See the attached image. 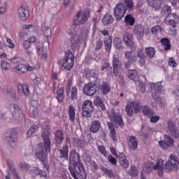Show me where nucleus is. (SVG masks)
I'll list each match as a JSON object with an SVG mask.
<instances>
[{
	"label": "nucleus",
	"mask_w": 179,
	"mask_h": 179,
	"mask_svg": "<svg viewBox=\"0 0 179 179\" xmlns=\"http://www.w3.org/2000/svg\"><path fill=\"white\" fill-rule=\"evenodd\" d=\"M5 139L8 145L17 142V133L14 129L8 130L5 134Z\"/></svg>",
	"instance_id": "15"
},
{
	"label": "nucleus",
	"mask_w": 179,
	"mask_h": 179,
	"mask_svg": "<svg viewBox=\"0 0 179 179\" xmlns=\"http://www.w3.org/2000/svg\"><path fill=\"white\" fill-rule=\"evenodd\" d=\"M153 170H158V176L163 177V170H164V160L159 159L157 160L156 164L152 167Z\"/></svg>",
	"instance_id": "23"
},
{
	"label": "nucleus",
	"mask_w": 179,
	"mask_h": 179,
	"mask_svg": "<svg viewBox=\"0 0 179 179\" xmlns=\"http://www.w3.org/2000/svg\"><path fill=\"white\" fill-rule=\"evenodd\" d=\"M94 103L96 107H100L102 111H106V110H107L103 99L99 96H96Z\"/></svg>",
	"instance_id": "34"
},
{
	"label": "nucleus",
	"mask_w": 179,
	"mask_h": 179,
	"mask_svg": "<svg viewBox=\"0 0 179 179\" xmlns=\"http://www.w3.org/2000/svg\"><path fill=\"white\" fill-rule=\"evenodd\" d=\"M17 90L19 94H24V96H29L30 94V90H29V85H23L22 84L17 85Z\"/></svg>",
	"instance_id": "33"
},
{
	"label": "nucleus",
	"mask_w": 179,
	"mask_h": 179,
	"mask_svg": "<svg viewBox=\"0 0 179 179\" xmlns=\"http://www.w3.org/2000/svg\"><path fill=\"white\" fill-rule=\"evenodd\" d=\"M98 149L100 153H101V155H103L105 157H107V156H108V152H107L106 147H104L103 145H99L98 147Z\"/></svg>",
	"instance_id": "58"
},
{
	"label": "nucleus",
	"mask_w": 179,
	"mask_h": 179,
	"mask_svg": "<svg viewBox=\"0 0 179 179\" xmlns=\"http://www.w3.org/2000/svg\"><path fill=\"white\" fill-rule=\"evenodd\" d=\"M142 111L144 115H146L147 117H152V115H155V111L148 106L143 107Z\"/></svg>",
	"instance_id": "43"
},
{
	"label": "nucleus",
	"mask_w": 179,
	"mask_h": 179,
	"mask_svg": "<svg viewBox=\"0 0 179 179\" xmlns=\"http://www.w3.org/2000/svg\"><path fill=\"white\" fill-rule=\"evenodd\" d=\"M84 74L86 79H89L92 76V70L89 68H85L84 69Z\"/></svg>",
	"instance_id": "60"
},
{
	"label": "nucleus",
	"mask_w": 179,
	"mask_h": 179,
	"mask_svg": "<svg viewBox=\"0 0 179 179\" xmlns=\"http://www.w3.org/2000/svg\"><path fill=\"white\" fill-rule=\"evenodd\" d=\"M113 22L114 17H113V15L108 13L106 14L102 19V23L104 26H110V24H111Z\"/></svg>",
	"instance_id": "35"
},
{
	"label": "nucleus",
	"mask_w": 179,
	"mask_h": 179,
	"mask_svg": "<svg viewBox=\"0 0 179 179\" xmlns=\"http://www.w3.org/2000/svg\"><path fill=\"white\" fill-rule=\"evenodd\" d=\"M162 89H163V86H162V83H157L152 85V99L157 101L161 107H163L164 106L165 101L163 100V99L160 98L159 96V92H161Z\"/></svg>",
	"instance_id": "5"
},
{
	"label": "nucleus",
	"mask_w": 179,
	"mask_h": 179,
	"mask_svg": "<svg viewBox=\"0 0 179 179\" xmlns=\"http://www.w3.org/2000/svg\"><path fill=\"white\" fill-rule=\"evenodd\" d=\"M101 71H104L106 69H109V71H113V67H111V65L110 64V62L106 60L101 68Z\"/></svg>",
	"instance_id": "56"
},
{
	"label": "nucleus",
	"mask_w": 179,
	"mask_h": 179,
	"mask_svg": "<svg viewBox=\"0 0 179 179\" xmlns=\"http://www.w3.org/2000/svg\"><path fill=\"white\" fill-rule=\"evenodd\" d=\"M101 48H103V40L98 38L95 42V51H100Z\"/></svg>",
	"instance_id": "54"
},
{
	"label": "nucleus",
	"mask_w": 179,
	"mask_h": 179,
	"mask_svg": "<svg viewBox=\"0 0 179 179\" xmlns=\"http://www.w3.org/2000/svg\"><path fill=\"white\" fill-rule=\"evenodd\" d=\"M38 131V125L33 124L31 127L27 131V138H31L33 134H36Z\"/></svg>",
	"instance_id": "45"
},
{
	"label": "nucleus",
	"mask_w": 179,
	"mask_h": 179,
	"mask_svg": "<svg viewBox=\"0 0 179 179\" xmlns=\"http://www.w3.org/2000/svg\"><path fill=\"white\" fill-rule=\"evenodd\" d=\"M55 145L57 148H59V146L62 145V142L64 141V131H62V130L59 129L55 131Z\"/></svg>",
	"instance_id": "21"
},
{
	"label": "nucleus",
	"mask_w": 179,
	"mask_h": 179,
	"mask_svg": "<svg viewBox=\"0 0 179 179\" xmlns=\"http://www.w3.org/2000/svg\"><path fill=\"white\" fill-rule=\"evenodd\" d=\"M64 87L57 89L56 99L59 103H62V101H64V98L65 97V94H64Z\"/></svg>",
	"instance_id": "37"
},
{
	"label": "nucleus",
	"mask_w": 179,
	"mask_h": 179,
	"mask_svg": "<svg viewBox=\"0 0 179 179\" xmlns=\"http://www.w3.org/2000/svg\"><path fill=\"white\" fill-rule=\"evenodd\" d=\"M108 129H110V136L111 137L113 142H117V132L115 131V129L114 128V124L113 122H108L107 123Z\"/></svg>",
	"instance_id": "32"
},
{
	"label": "nucleus",
	"mask_w": 179,
	"mask_h": 179,
	"mask_svg": "<svg viewBox=\"0 0 179 179\" xmlns=\"http://www.w3.org/2000/svg\"><path fill=\"white\" fill-rule=\"evenodd\" d=\"M159 145L162 149L173 148V145H174V139L169 135L165 134L164 136V140L159 141Z\"/></svg>",
	"instance_id": "12"
},
{
	"label": "nucleus",
	"mask_w": 179,
	"mask_h": 179,
	"mask_svg": "<svg viewBox=\"0 0 179 179\" xmlns=\"http://www.w3.org/2000/svg\"><path fill=\"white\" fill-rule=\"evenodd\" d=\"M117 159H119V163L123 169H128L129 166V162L124 153H120Z\"/></svg>",
	"instance_id": "29"
},
{
	"label": "nucleus",
	"mask_w": 179,
	"mask_h": 179,
	"mask_svg": "<svg viewBox=\"0 0 179 179\" xmlns=\"http://www.w3.org/2000/svg\"><path fill=\"white\" fill-rule=\"evenodd\" d=\"M18 167L22 171H29L30 170V165L26 162H20L18 164Z\"/></svg>",
	"instance_id": "49"
},
{
	"label": "nucleus",
	"mask_w": 179,
	"mask_h": 179,
	"mask_svg": "<svg viewBox=\"0 0 179 179\" xmlns=\"http://www.w3.org/2000/svg\"><path fill=\"white\" fill-rule=\"evenodd\" d=\"M1 69H3V71H9V69H10V68H11V66H10V64L7 62L6 61L1 60Z\"/></svg>",
	"instance_id": "53"
},
{
	"label": "nucleus",
	"mask_w": 179,
	"mask_h": 179,
	"mask_svg": "<svg viewBox=\"0 0 179 179\" xmlns=\"http://www.w3.org/2000/svg\"><path fill=\"white\" fill-rule=\"evenodd\" d=\"M101 128V123L99 120H94L91 122V125L90 127V132L91 134H97L100 129Z\"/></svg>",
	"instance_id": "25"
},
{
	"label": "nucleus",
	"mask_w": 179,
	"mask_h": 179,
	"mask_svg": "<svg viewBox=\"0 0 179 179\" xmlns=\"http://www.w3.org/2000/svg\"><path fill=\"white\" fill-rule=\"evenodd\" d=\"M113 45L117 50H124L122 46V40L120 38H115L113 39Z\"/></svg>",
	"instance_id": "44"
},
{
	"label": "nucleus",
	"mask_w": 179,
	"mask_h": 179,
	"mask_svg": "<svg viewBox=\"0 0 179 179\" xmlns=\"http://www.w3.org/2000/svg\"><path fill=\"white\" fill-rule=\"evenodd\" d=\"M125 111L128 117H132V115H134V109L131 103H128L126 106Z\"/></svg>",
	"instance_id": "52"
},
{
	"label": "nucleus",
	"mask_w": 179,
	"mask_h": 179,
	"mask_svg": "<svg viewBox=\"0 0 179 179\" xmlns=\"http://www.w3.org/2000/svg\"><path fill=\"white\" fill-rule=\"evenodd\" d=\"M108 117L110 120L113 121L115 125L120 127V128H124V120H122V116L120 113H116L114 109H112L110 112L108 113Z\"/></svg>",
	"instance_id": "9"
},
{
	"label": "nucleus",
	"mask_w": 179,
	"mask_h": 179,
	"mask_svg": "<svg viewBox=\"0 0 179 179\" xmlns=\"http://www.w3.org/2000/svg\"><path fill=\"white\" fill-rule=\"evenodd\" d=\"M145 51L147 57H148L150 59L152 58H155V55H156V50L155 49V48H152V47L145 48Z\"/></svg>",
	"instance_id": "38"
},
{
	"label": "nucleus",
	"mask_w": 179,
	"mask_h": 179,
	"mask_svg": "<svg viewBox=\"0 0 179 179\" xmlns=\"http://www.w3.org/2000/svg\"><path fill=\"white\" fill-rule=\"evenodd\" d=\"M170 159L171 161L169 160L166 162L164 166V170L166 173H171V171H174V170H177L178 169L177 166V164H179L178 158L173 155H171Z\"/></svg>",
	"instance_id": "7"
},
{
	"label": "nucleus",
	"mask_w": 179,
	"mask_h": 179,
	"mask_svg": "<svg viewBox=\"0 0 179 179\" xmlns=\"http://www.w3.org/2000/svg\"><path fill=\"white\" fill-rule=\"evenodd\" d=\"M141 75L138 72L136 69H129L127 71V78L130 79V80H133L134 82H138L139 80V78Z\"/></svg>",
	"instance_id": "24"
},
{
	"label": "nucleus",
	"mask_w": 179,
	"mask_h": 179,
	"mask_svg": "<svg viewBox=\"0 0 179 179\" xmlns=\"http://www.w3.org/2000/svg\"><path fill=\"white\" fill-rule=\"evenodd\" d=\"M105 45V50L110 52L111 51V47L113 46V39L109 38L103 41Z\"/></svg>",
	"instance_id": "47"
},
{
	"label": "nucleus",
	"mask_w": 179,
	"mask_h": 179,
	"mask_svg": "<svg viewBox=\"0 0 179 179\" xmlns=\"http://www.w3.org/2000/svg\"><path fill=\"white\" fill-rule=\"evenodd\" d=\"M93 62V57L91 55H87L85 58V62L87 64V65H90Z\"/></svg>",
	"instance_id": "62"
},
{
	"label": "nucleus",
	"mask_w": 179,
	"mask_h": 179,
	"mask_svg": "<svg viewBox=\"0 0 179 179\" xmlns=\"http://www.w3.org/2000/svg\"><path fill=\"white\" fill-rule=\"evenodd\" d=\"M130 104H131V107L134 108V114H138L141 113V110L142 108V105H141V103L136 101H131L130 102Z\"/></svg>",
	"instance_id": "39"
},
{
	"label": "nucleus",
	"mask_w": 179,
	"mask_h": 179,
	"mask_svg": "<svg viewBox=\"0 0 179 179\" xmlns=\"http://www.w3.org/2000/svg\"><path fill=\"white\" fill-rule=\"evenodd\" d=\"M71 100H76L78 99V88L76 87H73L71 89Z\"/></svg>",
	"instance_id": "55"
},
{
	"label": "nucleus",
	"mask_w": 179,
	"mask_h": 179,
	"mask_svg": "<svg viewBox=\"0 0 179 179\" xmlns=\"http://www.w3.org/2000/svg\"><path fill=\"white\" fill-rule=\"evenodd\" d=\"M13 117L15 118V120L24 118V115H23V111L20 110V108H19L17 105L13 106Z\"/></svg>",
	"instance_id": "28"
},
{
	"label": "nucleus",
	"mask_w": 179,
	"mask_h": 179,
	"mask_svg": "<svg viewBox=\"0 0 179 179\" xmlns=\"http://www.w3.org/2000/svg\"><path fill=\"white\" fill-rule=\"evenodd\" d=\"M124 22L127 26H134L135 24V17L131 14H128L124 17Z\"/></svg>",
	"instance_id": "40"
},
{
	"label": "nucleus",
	"mask_w": 179,
	"mask_h": 179,
	"mask_svg": "<svg viewBox=\"0 0 179 179\" xmlns=\"http://www.w3.org/2000/svg\"><path fill=\"white\" fill-rule=\"evenodd\" d=\"M83 117L90 118L92 117V112L94 110L93 103L89 100L85 101L82 106Z\"/></svg>",
	"instance_id": "8"
},
{
	"label": "nucleus",
	"mask_w": 179,
	"mask_h": 179,
	"mask_svg": "<svg viewBox=\"0 0 179 179\" xmlns=\"http://www.w3.org/2000/svg\"><path fill=\"white\" fill-rule=\"evenodd\" d=\"M160 43L164 47L165 51L171 49V45H170V40H169V38H164L161 39Z\"/></svg>",
	"instance_id": "41"
},
{
	"label": "nucleus",
	"mask_w": 179,
	"mask_h": 179,
	"mask_svg": "<svg viewBox=\"0 0 179 179\" xmlns=\"http://www.w3.org/2000/svg\"><path fill=\"white\" fill-rule=\"evenodd\" d=\"M134 32L137 38H142L145 36V28L141 24H137L135 25Z\"/></svg>",
	"instance_id": "26"
},
{
	"label": "nucleus",
	"mask_w": 179,
	"mask_h": 179,
	"mask_svg": "<svg viewBox=\"0 0 179 179\" xmlns=\"http://www.w3.org/2000/svg\"><path fill=\"white\" fill-rule=\"evenodd\" d=\"M74 142L76 143L78 148H85L86 146V143L83 140H80L79 138H74Z\"/></svg>",
	"instance_id": "57"
},
{
	"label": "nucleus",
	"mask_w": 179,
	"mask_h": 179,
	"mask_svg": "<svg viewBox=\"0 0 179 179\" xmlns=\"http://www.w3.org/2000/svg\"><path fill=\"white\" fill-rule=\"evenodd\" d=\"M168 133L173 138H179V131L176 126V123L173 120H169L167 123Z\"/></svg>",
	"instance_id": "16"
},
{
	"label": "nucleus",
	"mask_w": 179,
	"mask_h": 179,
	"mask_svg": "<svg viewBox=\"0 0 179 179\" xmlns=\"http://www.w3.org/2000/svg\"><path fill=\"white\" fill-rule=\"evenodd\" d=\"M75 64V57L71 50H67L62 60V66L66 71H71Z\"/></svg>",
	"instance_id": "4"
},
{
	"label": "nucleus",
	"mask_w": 179,
	"mask_h": 179,
	"mask_svg": "<svg viewBox=\"0 0 179 179\" xmlns=\"http://www.w3.org/2000/svg\"><path fill=\"white\" fill-rule=\"evenodd\" d=\"M129 174L131 177H136L138 174H139V171H138V169L135 166H131L129 171Z\"/></svg>",
	"instance_id": "51"
},
{
	"label": "nucleus",
	"mask_w": 179,
	"mask_h": 179,
	"mask_svg": "<svg viewBox=\"0 0 179 179\" xmlns=\"http://www.w3.org/2000/svg\"><path fill=\"white\" fill-rule=\"evenodd\" d=\"M129 149L136 150L138 149V141L136 136H129L127 138Z\"/></svg>",
	"instance_id": "19"
},
{
	"label": "nucleus",
	"mask_w": 179,
	"mask_h": 179,
	"mask_svg": "<svg viewBox=\"0 0 179 179\" xmlns=\"http://www.w3.org/2000/svg\"><path fill=\"white\" fill-rule=\"evenodd\" d=\"M69 170L71 177L74 179H86L87 178L86 169L80 160V155L75 150L69 152Z\"/></svg>",
	"instance_id": "2"
},
{
	"label": "nucleus",
	"mask_w": 179,
	"mask_h": 179,
	"mask_svg": "<svg viewBox=\"0 0 179 179\" xmlns=\"http://www.w3.org/2000/svg\"><path fill=\"white\" fill-rule=\"evenodd\" d=\"M159 120H160V117L155 115H151L150 116V122H152V124H156V122H157L159 121Z\"/></svg>",
	"instance_id": "63"
},
{
	"label": "nucleus",
	"mask_w": 179,
	"mask_h": 179,
	"mask_svg": "<svg viewBox=\"0 0 179 179\" xmlns=\"http://www.w3.org/2000/svg\"><path fill=\"white\" fill-rule=\"evenodd\" d=\"M42 30L43 31V34L45 37L47 38V42L50 43V36H51V29L48 27H43Z\"/></svg>",
	"instance_id": "46"
},
{
	"label": "nucleus",
	"mask_w": 179,
	"mask_h": 179,
	"mask_svg": "<svg viewBox=\"0 0 179 179\" xmlns=\"http://www.w3.org/2000/svg\"><path fill=\"white\" fill-rule=\"evenodd\" d=\"M108 160L113 166H115V164H117V159H115V157H113V155H109L108 156Z\"/></svg>",
	"instance_id": "61"
},
{
	"label": "nucleus",
	"mask_w": 179,
	"mask_h": 179,
	"mask_svg": "<svg viewBox=\"0 0 179 179\" xmlns=\"http://www.w3.org/2000/svg\"><path fill=\"white\" fill-rule=\"evenodd\" d=\"M117 76H118V82L120 85H121L122 86H124V85H125V78H124V76L118 73Z\"/></svg>",
	"instance_id": "59"
},
{
	"label": "nucleus",
	"mask_w": 179,
	"mask_h": 179,
	"mask_svg": "<svg viewBox=\"0 0 179 179\" xmlns=\"http://www.w3.org/2000/svg\"><path fill=\"white\" fill-rule=\"evenodd\" d=\"M97 85L99 83H96V82L86 84L83 87V93L86 96H94L97 92Z\"/></svg>",
	"instance_id": "11"
},
{
	"label": "nucleus",
	"mask_w": 179,
	"mask_h": 179,
	"mask_svg": "<svg viewBox=\"0 0 179 179\" xmlns=\"http://www.w3.org/2000/svg\"><path fill=\"white\" fill-rule=\"evenodd\" d=\"M17 13L19 19L22 22H26L29 19V16H30L27 6H21L17 10Z\"/></svg>",
	"instance_id": "13"
},
{
	"label": "nucleus",
	"mask_w": 179,
	"mask_h": 179,
	"mask_svg": "<svg viewBox=\"0 0 179 179\" xmlns=\"http://www.w3.org/2000/svg\"><path fill=\"white\" fill-rule=\"evenodd\" d=\"M162 16H166L171 14V7L168 5L164 6L162 10Z\"/></svg>",
	"instance_id": "50"
},
{
	"label": "nucleus",
	"mask_w": 179,
	"mask_h": 179,
	"mask_svg": "<svg viewBox=\"0 0 179 179\" xmlns=\"http://www.w3.org/2000/svg\"><path fill=\"white\" fill-rule=\"evenodd\" d=\"M125 3L129 10H132L134 9V2L131 0H126Z\"/></svg>",
	"instance_id": "64"
},
{
	"label": "nucleus",
	"mask_w": 179,
	"mask_h": 179,
	"mask_svg": "<svg viewBox=\"0 0 179 179\" xmlns=\"http://www.w3.org/2000/svg\"><path fill=\"white\" fill-rule=\"evenodd\" d=\"M90 17V10H85L84 11H80L76 14V17L73 22V26H80V24H85L89 20Z\"/></svg>",
	"instance_id": "3"
},
{
	"label": "nucleus",
	"mask_w": 179,
	"mask_h": 179,
	"mask_svg": "<svg viewBox=\"0 0 179 179\" xmlns=\"http://www.w3.org/2000/svg\"><path fill=\"white\" fill-rule=\"evenodd\" d=\"M136 57V58L139 59L138 64L141 66H145V65H146V58L148 57L143 49L137 50V54Z\"/></svg>",
	"instance_id": "20"
},
{
	"label": "nucleus",
	"mask_w": 179,
	"mask_h": 179,
	"mask_svg": "<svg viewBox=\"0 0 179 179\" xmlns=\"http://www.w3.org/2000/svg\"><path fill=\"white\" fill-rule=\"evenodd\" d=\"M31 107H33V110H32V113H34V114H38V101L37 100H32L31 101Z\"/></svg>",
	"instance_id": "48"
},
{
	"label": "nucleus",
	"mask_w": 179,
	"mask_h": 179,
	"mask_svg": "<svg viewBox=\"0 0 179 179\" xmlns=\"http://www.w3.org/2000/svg\"><path fill=\"white\" fill-rule=\"evenodd\" d=\"M41 138L43 142L39 143L35 150V155L37 157L43 166L50 173V165L48 164V155L51 152V132L47 127L41 132Z\"/></svg>",
	"instance_id": "1"
},
{
	"label": "nucleus",
	"mask_w": 179,
	"mask_h": 179,
	"mask_svg": "<svg viewBox=\"0 0 179 179\" xmlns=\"http://www.w3.org/2000/svg\"><path fill=\"white\" fill-rule=\"evenodd\" d=\"M13 72L17 75H23L26 73V69H27V65L19 64L17 66L13 67Z\"/></svg>",
	"instance_id": "30"
},
{
	"label": "nucleus",
	"mask_w": 179,
	"mask_h": 179,
	"mask_svg": "<svg viewBox=\"0 0 179 179\" xmlns=\"http://www.w3.org/2000/svg\"><path fill=\"white\" fill-rule=\"evenodd\" d=\"M96 86L99 92L103 94H107V93L110 92V85H108V82L103 81L101 84H99V85Z\"/></svg>",
	"instance_id": "27"
},
{
	"label": "nucleus",
	"mask_w": 179,
	"mask_h": 179,
	"mask_svg": "<svg viewBox=\"0 0 179 179\" xmlns=\"http://www.w3.org/2000/svg\"><path fill=\"white\" fill-rule=\"evenodd\" d=\"M68 115H69L70 121L71 122H73L75 121V115H76V110L73 106L72 105L69 106Z\"/></svg>",
	"instance_id": "42"
},
{
	"label": "nucleus",
	"mask_w": 179,
	"mask_h": 179,
	"mask_svg": "<svg viewBox=\"0 0 179 179\" xmlns=\"http://www.w3.org/2000/svg\"><path fill=\"white\" fill-rule=\"evenodd\" d=\"M112 66H113V73L114 76H118V73L120 71V68L122 66V63L120 62V59L117 57V55H113V62H112Z\"/></svg>",
	"instance_id": "17"
},
{
	"label": "nucleus",
	"mask_w": 179,
	"mask_h": 179,
	"mask_svg": "<svg viewBox=\"0 0 179 179\" xmlns=\"http://www.w3.org/2000/svg\"><path fill=\"white\" fill-rule=\"evenodd\" d=\"M124 58L127 59V62L124 63L125 69H129L132 64L138 61L136 55H135V54L131 51H126L124 53Z\"/></svg>",
	"instance_id": "10"
},
{
	"label": "nucleus",
	"mask_w": 179,
	"mask_h": 179,
	"mask_svg": "<svg viewBox=\"0 0 179 179\" xmlns=\"http://www.w3.org/2000/svg\"><path fill=\"white\" fill-rule=\"evenodd\" d=\"M123 41L127 47H134L135 43L134 42V37L132 34L129 32H125L123 35Z\"/></svg>",
	"instance_id": "22"
},
{
	"label": "nucleus",
	"mask_w": 179,
	"mask_h": 179,
	"mask_svg": "<svg viewBox=\"0 0 179 179\" xmlns=\"http://www.w3.org/2000/svg\"><path fill=\"white\" fill-rule=\"evenodd\" d=\"M148 3L155 10H160L163 1L162 0H148Z\"/></svg>",
	"instance_id": "31"
},
{
	"label": "nucleus",
	"mask_w": 179,
	"mask_h": 179,
	"mask_svg": "<svg viewBox=\"0 0 179 179\" xmlns=\"http://www.w3.org/2000/svg\"><path fill=\"white\" fill-rule=\"evenodd\" d=\"M114 17L117 21L122 20L125 13H127V6L124 3L116 4L113 8Z\"/></svg>",
	"instance_id": "6"
},
{
	"label": "nucleus",
	"mask_w": 179,
	"mask_h": 179,
	"mask_svg": "<svg viewBox=\"0 0 179 179\" xmlns=\"http://www.w3.org/2000/svg\"><path fill=\"white\" fill-rule=\"evenodd\" d=\"M23 48L25 50L26 54L30 57V55H33V52L30 50L31 48V43L28 41L25 40L22 43Z\"/></svg>",
	"instance_id": "36"
},
{
	"label": "nucleus",
	"mask_w": 179,
	"mask_h": 179,
	"mask_svg": "<svg viewBox=\"0 0 179 179\" xmlns=\"http://www.w3.org/2000/svg\"><path fill=\"white\" fill-rule=\"evenodd\" d=\"M69 148L68 147V144H66L62 148H58L57 150V158L59 160H62L63 162L69 160Z\"/></svg>",
	"instance_id": "14"
},
{
	"label": "nucleus",
	"mask_w": 179,
	"mask_h": 179,
	"mask_svg": "<svg viewBox=\"0 0 179 179\" xmlns=\"http://www.w3.org/2000/svg\"><path fill=\"white\" fill-rule=\"evenodd\" d=\"M178 15L175 13L168 14L165 18V23L168 24V26H176V23H178Z\"/></svg>",
	"instance_id": "18"
}]
</instances>
